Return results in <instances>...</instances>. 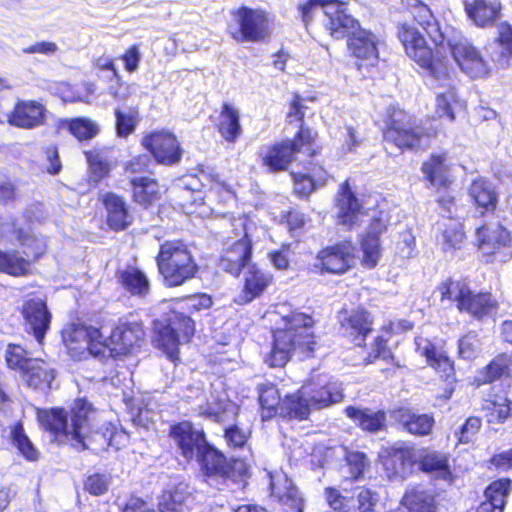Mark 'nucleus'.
I'll return each instance as SVG.
<instances>
[{
  "label": "nucleus",
  "instance_id": "1",
  "mask_svg": "<svg viewBox=\"0 0 512 512\" xmlns=\"http://www.w3.org/2000/svg\"><path fill=\"white\" fill-rule=\"evenodd\" d=\"M401 3L413 23L425 33L407 22L397 24L396 37L405 54L433 79H450L452 66L445 49L446 35L440 21L422 0H401Z\"/></svg>",
  "mask_w": 512,
  "mask_h": 512
},
{
  "label": "nucleus",
  "instance_id": "2",
  "mask_svg": "<svg viewBox=\"0 0 512 512\" xmlns=\"http://www.w3.org/2000/svg\"><path fill=\"white\" fill-rule=\"evenodd\" d=\"M315 324L311 314L299 310L282 316L281 324L272 329L271 348L265 363L271 368H283L294 355L300 360L313 358L317 349Z\"/></svg>",
  "mask_w": 512,
  "mask_h": 512
},
{
  "label": "nucleus",
  "instance_id": "3",
  "mask_svg": "<svg viewBox=\"0 0 512 512\" xmlns=\"http://www.w3.org/2000/svg\"><path fill=\"white\" fill-rule=\"evenodd\" d=\"M0 238L6 244L17 243L18 249L0 248V273L14 278L33 273L35 264L48 254V239L36 234L16 219L2 225Z\"/></svg>",
  "mask_w": 512,
  "mask_h": 512
},
{
  "label": "nucleus",
  "instance_id": "4",
  "mask_svg": "<svg viewBox=\"0 0 512 512\" xmlns=\"http://www.w3.org/2000/svg\"><path fill=\"white\" fill-rule=\"evenodd\" d=\"M381 121L384 147L393 148L400 154L427 150L439 133L436 127L418 124L413 114L398 105L387 107Z\"/></svg>",
  "mask_w": 512,
  "mask_h": 512
},
{
  "label": "nucleus",
  "instance_id": "5",
  "mask_svg": "<svg viewBox=\"0 0 512 512\" xmlns=\"http://www.w3.org/2000/svg\"><path fill=\"white\" fill-rule=\"evenodd\" d=\"M322 152L318 133L309 126L298 127L292 138H284L267 145L259 152V161L268 173L287 171L296 161L298 154L314 158Z\"/></svg>",
  "mask_w": 512,
  "mask_h": 512
},
{
  "label": "nucleus",
  "instance_id": "6",
  "mask_svg": "<svg viewBox=\"0 0 512 512\" xmlns=\"http://www.w3.org/2000/svg\"><path fill=\"white\" fill-rule=\"evenodd\" d=\"M155 263L162 283L167 288L180 287L194 279L199 272L197 260L183 239L162 242Z\"/></svg>",
  "mask_w": 512,
  "mask_h": 512
},
{
  "label": "nucleus",
  "instance_id": "7",
  "mask_svg": "<svg viewBox=\"0 0 512 512\" xmlns=\"http://www.w3.org/2000/svg\"><path fill=\"white\" fill-rule=\"evenodd\" d=\"M437 291L441 302H454L459 313L476 321L495 317L499 302L490 291H475L464 280L449 277L439 283Z\"/></svg>",
  "mask_w": 512,
  "mask_h": 512
},
{
  "label": "nucleus",
  "instance_id": "8",
  "mask_svg": "<svg viewBox=\"0 0 512 512\" xmlns=\"http://www.w3.org/2000/svg\"><path fill=\"white\" fill-rule=\"evenodd\" d=\"M201 475L206 480L246 483L250 477V465L241 457H227L210 441L195 456Z\"/></svg>",
  "mask_w": 512,
  "mask_h": 512
},
{
  "label": "nucleus",
  "instance_id": "9",
  "mask_svg": "<svg viewBox=\"0 0 512 512\" xmlns=\"http://www.w3.org/2000/svg\"><path fill=\"white\" fill-rule=\"evenodd\" d=\"M227 33L237 43H265L273 33V17L263 8L241 5L231 12Z\"/></svg>",
  "mask_w": 512,
  "mask_h": 512
},
{
  "label": "nucleus",
  "instance_id": "10",
  "mask_svg": "<svg viewBox=\"0 0 512 512\" xmlns=\"http://www.w3.org/2000/svg\"><path fill=\"white\" fill-rule=\"evenodd\" d=\"M60 335L67 354L76 361L87 359L90 355L103 356L108 347L102 326L86 325L78 317L66 323Z\"/></svg>",
  "mask_w": 512,
  "mask_h": 512
},
{
  "label": "nucleus",
  "instance_id": "11",
  "mask_svg": "<svg viewBox=\"0 0 512 512\" xmlns=\"http://www.w3.org/2000/svg\"><path fill=\"white\" fill-rule=\"evenodd\" d=\"M196 333V324L191 316L178 311L165 323L153 329V345L161 350L167 358L176 363L179 361V346L181 343H190Z\"/></svg>",
  "mask_w": 512,
  "mask_h": 512
},
{
  "label": "nucleus",
  "instance_id": "12",
  "mask_svg": "<svg viewBox=\"0 0 512 512\" xmlns=\"http://www.w3.org/2000/svg\"><path fill=\"white\" fill-rule=\"evenodd\" d=\"M356 246L352 239H343L320 248L314 262L306 267L309 274L341 276L349 272L355 263Z\"/></svg>",
  "mask_w": 512,
  "mask_h": 512
},
{
  "label": "nucleus",
  "instance_id": "13",
  "mask_svg": "<svg viewBox=\"0 0 512 512\" xmlns=\"http://www.w3.org/2000/svg\"><path fill=\"white\" fill-rule=\"evenodd\" d=\"M326 502L333 512H377L379 494L365 485H357L340 492L335 487H326Z\"/></svg>",
  "mask_w": 512,
  "mask_h": 512
},
{
  "label": "nucleus",
  "instance_id": "14",
  "mask_svg": "<svg viewBox=\"0 0 512 512\" xmlns=\"http://www.w3.org/2000/svg\"><path fill=\"white\" fill-rule=\"evenodd\" d=\"M339 335L355 348L365 349L367 340L374 331L375 318L363 306L354 309L342 308L338 311Z\"/></svg>",
  "mask_w": 512,
  "mask_h": 512
},
{
  "label": "nucleus",
  "instance_id": "15",
  "mask_svg": "<svg viewBox=\"0 0 512 512\" xmlns=\"http://www.w3.org/2000/svg\"><path fill=\"white\" fill-rule=\"evenodd\" d=\"M19 313L25 333L43 346L51 329L53 315L45 297L29 294L22 302Z\"/></svg>",
  "mask_w": 512,
  "mask_h": 512
},
{
  "label": "nucleus",
  "instance_id": "16",
  "mask_svg": "<svg viewBox=\"0 0 512 512\" xmlns=\"http://www.w3.org/2000/svg\"><path fill=\"white\" fill-rule=\"evenodd\" d=\"M140 143L159 165H177L184 154L181 141L176 134L168 129L149 131L144 134Z\"/></svg>",
  "mask_w": 512,
  "mask_h": 512
},
{
  "label": "nucleus",
  "instance_id": "17",
  "mask_svg": "<svg viewBox=\"0 0 512 512\" xmlns=\"http://www.w3.org/2000/svg\"><path fill=\"white\" fill-rule=\"evenodd\" d=\"M378 462L388 480H404L411 475L416 464L415 448L405 442L382 447Z\"/></svg>",
  "mask_w": 512,
  "mask_h": 512
},
{
  "label": "nucleus",
  "instance_id": "18",
  "mask_svg": "<svg viewBox=\"0 0 512 512\" xmlns=\"http://www.w3.org/2000/svg\"><path fill=\"white\" fill-rule=\"evenodd\" d=\"M168 437L174 442L180 456L187 462L195 459L199 451L209 442L203 428H197L190 420L173 422Z\"/></svg>",
  "mask_w": 512,
  "mask_h": 512
},
{
  "label": "nucleus",
  "instance_id": "19",
  "mask_svg": "<svg viewBox=\"0 0 512 512\" xmlns=\"http://www.w3.org/2000/svg\"><path fill=\"white\" fill-rule=\"evenodd\" d=\"M379 39L369 29L358 25L346 37L348 55L354 59L355 65L360 70L375 66L379 60Z\"/></svg>",
  "mask_w": 512,
  "mask_h": 512
},
{
  "label": "nucleus",
  "instance_id": "20",
  "mask_svg": "<svg viewBox=\"0 0 512 512\" xmlns=\"http://www.w3.org/2000/svg\"><path fill=\"white\" fill-rule=\"evenodd\" d=\"M454 164L448 151L432 152L421 163V173L424 181L434 187L436 192L448 190L455 182L453 176Z\"/></svg>",
  "mask_w": 512,
  "mask_h": 512
},
{
  "label": "nucleus",
  "instance_id": "21",
  "mask_svg": "<svg viewBox=\"0 0 512 512\" xmlns=\"http://www.w3.org/2000/svg\"><path fill=\"white\" fill-rule=\"evenodd\" d=\"M48 109L39 100L17 99L7 114V123L15 128L34 130L46 125Z\"/></svg>",
  "mask_w": 512,
  "mask_h": 512
},
{
  "label": "nucleus",
  "instance_id": "22",
  "mask_svg": "<svg viewBox=\"0 0 512 512\" xmlns=\"http://www.w3.org/2000/svg\"><path fill=\"white\" fill-rule=\"evenodd\" d=\"M387 231V223L381 216H373L366 231L359 238L360 264L363 268L374 269L382 257L381 236Z\"/></svg>",
  "mask_w": 512,
  "mask_h": 512
},
{
  "label": "nucleus",
  "instance_id": "23",
  "mask_svg": "<svg viewBox=\"0 0 512 512\" xmlns=\"http://www.w3.org/2000/svg\"><path fill=\"white\" fill-rule=\"evenodd\" d=\"M313 409L320 410L343 400L342 390L323 375L310 376L301 386Z\"/></svg>",
  "mask_w": 512,
  "mask_h": 512
},
{
  "label": "nucleus",
  "instance_id": "24",
  "mask_svg": "<svg viewBox=\"0 0 512 512\" xmlns=\"http://www.w3.org/2000/svg\"><path fill=\"white\" fill-rule=\"evenodd\" d=\"M449 51L460 69L472 79L484 78L489 74L487 62L479 50L466 41H449Z\"/></svg>",
  "mask_w": 512,
  "mask_h": 512
},
{
  "label": "nucleus",
  "instance_id": "25",
  "mask_svg": "<svg viewBox=\"0 0 512 512\" xmlns=\"http://www.w3.org/2000/svg\"><path fill=\"white\" fill-rule=\"evenodd\" d=\"M269 496L282 512H304V499L293 481L284 473H271Z\"/></svg>",
  "mask_w": 512,
  "mask_h": 512
},
{
  "label": "nucleus",
  "instance_id": "26",
  "mask_svg": "<svg viewBox=\"0 0 512 512\" xmlns=\"http://www.w3.org/2000/svg\"><path fill=\"white\" fill-rule=\"evenodd\" d=\"M253 254V241L245 232L242 237L227 247L218 259L217 266L223 272L238 277L250 265Z\"/></svg>",
  "mask_w": 512,
  "mask_h": 512
},
{
  "label": "nucleus",
  "instance_id": "27",
  "mask_svg": "<svg viewBox=\"0 0 512 512\" xmlns=\"http://www.w3.org/2000/svg\"><path fill=\"white\" fill-rule=\"evenodd\" d=\"M475 236V246L482 251L486 262H491L501 249L512 246V233L502 223H497L495 229L491 230L483 222L476 228Z\"/></svg>",
  "mask_w": 512,
  "mask_h": 512
},
{
  "label": "nucleus",
  "instance_id": "28",
  "mask_svg": "<svg viewBox=\"0 0 512 512\" xmlns=\"http://www.w3.org/2000/svg\"><path fill=\"white\" fill-rule=\"evenodd\" d=\"M274 283L273 274L256 263L248 265L244 273L243 284L235 302L246 305L260 298Z\"/></svg>",
  "mask_w": 512,
  "mask_h": 512
},
{
  "label": "nucleus",
  "instance_id": "29",
  "mask_svg": "<svg viewBox=\"0 0 512 512\" xmlns=\"http://www.w3.org/2000/svg\"><path fill=\"white\" fill-rule=\"evenodd\" d=\"M144 339L143 327L137 322H119L111 330L106 339L110 344L112 356H126L135 347H139Z\"/></svg>",
  "mask_w": 512,
  "mask_h": 512
},
{
  "label": "nucleus",
  "instance_id": "30",
  "mask_svg": "<svg viewBox=\"0 0 512 512\" xmlns=\"http://www.w3.org/2000/svg\"><path fill=\"white\" fill-rule=\"evenodd\" d=\"M338 222L348 227H355L360 222V216L365 214L363 202L352 191L349 179L344 180L335 196Z\"/></svg>",
  "mask_w": 512,
  "mask_h": 512
},
{
  "label": "nucleus",
  "instance_id": "31",
  "mask_svg": "<svg viewBox=\"0 0 512 512\" xmlns=\"http://www.w3.org/2000/svg\"><path fill=\"white\" fill-rule=\"evenodd\" d=\"M132 203L142 209L150 210L162 201L163 185L156 176L129 179Z\"/></svg>",
  "mask_w": 512,
  "mask_h": 512
},
{
  "label": "nucleus",
  "instance_id": "32",
  "mask_svg": "<svg viewBox=\"0 0 512 512\" xmlns=\"http://www.w3.org/2000/svg\"><path fill=\"white\" fill-rule=\"evenodd\" d=\"M118 287L135 298H146L151 291V282L147 273L137 264H126L115 270Z\"/></svg>",
  "mask_w": 512,
  "mask_h": 512
},
{
  "label": "nucleus",
  "instance_id": "33",
  "mask_svg": "<svg viewBox=\"0 0 512 512\" xmlns=\"http://www.w3.org/2000/svg\"><path fill=\"white\" fill-rule=\"evenodd\" d=\"M390 417L405 432L416 437H425L432 433L435 419L431 413L419 414L407 406H398L390 410Z\"/></svg>",
  "mask_w": 512,
  "mask_h": 512
},
{
  "label": "nucleus",
  "instance_id": "34",
  "mask_svg": "<svg viewBox=\"0 0 512 512\" xmlns=\"http://www.w3.org/2000/svg\"><path fill=\"white\" fill-rule=\"evenodd\" d=\"M500 0H470L464 2V12L471 23L480 29L494 27L503 14Z\"/></svg>",
  "mask_w": 512,
  "mask_h": 512
},
{
  "label": "nucleus",
  "instance_id": "35",
  "mask_svg": "<svg viewBox=\"0 0 512 512\" xmlns=\"http://www.w3.org/2000/svg\"><path fill=\"white\" fill-rule=\"evenodd\" d=\"M99 201L106 211V224L114 232L126 230L133 222L130 208L122 195L105 192Z\"/></svg>",
  "mask_w": 512,
  "mask_h": 512
},
{
  "label": "nucleus",
  "instance_id": "36",
  "mask_svg": "<svg viewBox=\"0 0 512 512\" xmlns=\"http://www.w3.org/2000/svg\"><path fill=\"white\" fill-rule=\"evenodd\" d=\"M467 193L480 216L495 214L499 204V194L488 179L483 177L473 179L468 186Z\"/></svg>",
  "mask_w": 512,
  "mask_h": 512
},
{
  "label": "nucleus",
  "instance_id": "37",
  "mask_svg": "<svg viewBox=\"0 0 512 512\" xmlns=\"http://www.w3.org/2000/svg\"><path fill=\"white\" fill-rule=\"evenodd\" d=\"M348 2L338 7L327 8L323 11V27L334 40H342L360 24L359 20L347 12Z\"/></svg>",
  "mask_w": 512,
  "mask_h": 512
},
{
  "label": "nucleus",
  "instance_id": "38",
  "mask_svg": "<svg viewBox=\"0 0 512 512\" xmlns=\"http://www.w3.org/2000/svg\"><path fill=\"white\" fill-rule=\"evenodd\" d=\"M310 173L293 172V193L301 199H308L319 187L325 186L330 178L325 167L320 163H311Z\"/></svg>",
  "mask_w": 512,
  "mask_h": 512
},
{
  "label": "nucleus",
  "instance_id": "39",
  "mask_svg": "<svg viewBox=\"0 0 512 512\" xmlns=\"http://www.w3.org/2000/svg\"><path fill=\"white\" fill-rule=\"evenodd\" d=\"M480 409L487 424H504L512 418V399L492 388L483 397Z\"/></svg>",
  "mask_w": 512,
  "mask_h": 512
},
{
  "label": "nucleus",
  "instance_id": "40",
  "mask_svg": "<svg viewBox=\"0 0 512 512\" xmlns=\"http://www.w3.org/2000/svg\"><path fill=\"white\" fill-rule=\"evenodd\" d=\"M37 421L54 441H70L68 412L63 407L42 408L37 410Z\"/></svg>",
  "mask_w": 512,
  "mask_h": 512
},
{
  "label": "nucleus",
  "instance_id": "41",
  "mask_svg": "<svg viewBox=\"0 0 512 512\" xmlns=\"http://www.w3.org/2000/svg\"><path fill=\"white\" fill-rule=\"evenodd\" d=\"M512 491V479L499 477L492 480L484 489V500L476 512H504Z\"/></svg>",
  "mask_w": 512,
  "mask_h": 512
},
{
  "label": "nucleus",
  "instance_id": "42",
  "mask_svg": "<svg viewBox=\"0 0 512 512\" xmlns=\"http://www.w3.org/2000/svg\"><path fill=\"white\" fill-rule=\"evenodd\" d=\"M20 378L26 387L47 392L51 389L52 382L56 378V370L50 362L36 357L26 371L21 374Z\"/></svg>",
  "mask_w": 512,
  "mask_h": 512
},
{
  "label": "nucleus",
  "instance_id": "43",
  "mask_svg": "<svg viewBox=\"0 0 512 512\" xmlns=\"http://www.w3.org/2000/svg\"><path fill=\"white\" fill-rule=\"evenodd\" d=\"M215 128L221 139L228 144H235L243 136L240 112L232 103L221 104Z\"/></svg>",
  "mask_w": 512,
  "mask_h": 512
},
{
  "label": "nucleus",
  "instance_id": "44",
  "mask_svg": "<svg viewBox=\"0 0 512 512\" xmlns=\"http://www.w3.org/2000/svg\"><path fill=\"white\" fill-rule=\"evenodd\" d=\"M92 410V404L85 398H76L70 408V442L72 446L79 447L82 450L87 449L84 440L83 429L88 425L89 415Z\"/></svg>",
  "mask_w": 512,
  "mask_h": 512
},
{
  "label": "nucleus",
  "instance_id": "45",
  "mask_svg": "<svg viewBox=\"0 0 512 512\" xmlns=\"http://www.w3.org/2000/svg\"><path fill=\"white\" fill-rule=\"evenodd\" d=\"M404 512H439L436 496L420 485L408 487L399 502Z\"/></svg>",
  "mask_w": 512,
  "mask_h": 512
},
{
  "label": "nucleus",
  "instance_id": "46",
  "mask_svg": "<svg viewBox=\"0 0 512 512\" xmlns=\"http://www.w3.org/2000/svg\"><path fill=\"white\" fill-rule=\"evenodd\" d=\"M344 413L358 428L367 433H377L387 427V413L382 409L372 411L350 405L344 409Z\"/></svg>",
  "mask_w": 512,
  "mask_h": 512
},
{
  "label": "nucleus",
  "instance_id": "47",
  "mask_svg": "<svg viewBox=\"0 0 512 512\" xmlns=\"http://www.w3.org/2000/svg\"><path fill=\"white\" fill-rule=\"evenodd\" d=\"M511 375L512 355L500 352L478 370L476 383L478 386L492 384L503 378H510Z\"/></svg>",
  "mask_w": 512,
  "mask_h": 512
},
{
  "label": "nucleus",
  "instance_id": "48",
  "mask_svg": "<svg viewBox=\"0 0 512 512\" xmlns=\"http://www.w3.org/2000/svg\"><path fill=\"white\" fill-rule=\"evenodd\" d=\"M418 469L427 474H438L443 478L451 476L449 454L428 447L422 448L418 459Z\"/></svg>",
  "mask_w": 512,
  "mask_h": 512
},
{
  "label": "nucleus",
  "instance_id": "49",
  "mask_svg": "<svg viewBox=\"0 0 512 512\" xmlns=\"http://www.w3.org/2000/svg\"><path fill=\"white\" fill-rule=\"evenodd\" d=\"M260 417L263 422L281 415L283 398L274 384H263L258 388Z\"/></svg>",
  "mask_w": 512,
  "mask_h": 512
},
{
  "label": "nucleus",
  "instance_id": "50",
  "mask_svg": "<svg viewBox=\"0 0 512 512\" xmlns=\"http://www.w3.org/2000/svg\"><path fill=\"white\" fill-rule=\"evenodd\" d=\"M311 409L312 406L300 387L294 393L285 395L280 417L286 420L304 421L309 418Z\"/></svg>",
  "mask_w": 512,
  "mask_h": 512
},
{
  "label": "nucleus",
  "instance_id": "51",
  "mask_svg": "<svg viewBox=\"0 0 512 512\" xmlns=\"http://www.w3.org/2000/svg\"><path fill=\"white\" fill-rule=\"evenodd\" d=\"M60 126L65 128L78 142H89L100 133L98 123L84 116L62 119Z\"/></svg>",
  "mask_w": 512,
  "mask_h": 512
},
{
  "label": "nucleus",
  "instance_id": "52",
  "mask_svg": "<svg viewBox=\"0 0 512 512\" xmlns=\"http://www.w3.org/2000/svg\"><path fill=\"white\" fill-rule=\"evenodd\" d=\"M3 357L6 368L19 377L36 358L24 345L14 342L7 343Z\"/></svg>",
  "mask_w": 512,
  "mask_h": 512
},
{
  "label": "nucleus",
  "instance_id": "53",
  "mask_svg": "<svg viewBox=\"0 0 512 512\" xmlns=\"http://www.w3.org/2000/svg\"><path fill=\"white\" fill-rule=\"evenodd\" d=\"M10 440L19 454L27 461L34 462L38 460L39 452L27 436L21 421H16L11 425Z\"/></svg>",
  "mask_w": 512,
  "mask_h": 512
},
{
  "label": "nucleus",
  "instance_id": "54",
  "mask_svg": "<svg viewBox=\"0 0 512 512\" xmlns=\"http://www.w3.org/2000/svg\"><path fill=\"white\" fill-rule=\"evenodd\" d=\"M86 162L88 164L91 179L95 183L108 178L112 171V163L104 156L100 149H89L83 152Z\"/></svg>",
  "mask_w": 512,
  "mask_h": 512
},
{
  "label": "nucleus",
  "instance_id": "55",
  "mask_svg": "<svg viewBox=\"0 0 512 512\" xmlns=\"http://www.w3.org/2000/svg\"><path fill=\"white\" fill-rule=\"evenodd\" d=\"M466 240L464 225L458 220L447 224L441 232V246L444 252L460 249Z\"/></svg>",
  "mask_w": 512,
  "mask_h": 512
},
{
  "label": "nucleus",
  "instance_id": "56",
  "mask_svg": "<svg viewBox=\"0 0 512 512\" xmlns=\"http://www.w3.org/2000/svg\"><path fill=\"white\" fill-rule=\"evenodd\" d=\"M150 155L137 154L124 163L123 171L129 179L155 176Z\"/></svg>",
  "mask_w": 512,
  "mask_h": 512
},
{
  "label": "nucleus",
  "instance_id": "57",
  "mask_svg": "<svg viewBox=\"0 0 512 512\" xmlns=\"http://www.w3.org/2000/svg\"><path fill=\"white\" fill-rule=\"evenodd\" d=\"M383 360L388 363L397 364V359L391 348L389 347V341L383 338V336L376 335L371 342V349L363 358L365 365L374 364L378 360Z\"/></svg>",
  "mask_w": 512,
  "mask_h": 512
},
{
  "label": "nucleus",
  "instance_id": "58",
  "mask_svg": "<svg viewBox=\"0 0 512 512\" xmlns=\"http://www.w3.org/2000/svg\"><path fill=\"white\" fill-rule=\"evenodd\" d=\"M458 102L457 94L454 89L447 92L438 93L435 99V114L427 116L426 121L433 122L436 119L446 117L449 121L456 119L453 104Z\"/></svg>",
  "mask_w": 512,
  "mask_h": 512
},
{
  "label": "nucleus",
  "instance_id": "59",
  "mask_svg": "<svg viewBox=\"0 0 512 512\" xmlns=\"http://www.w3.org/2000/svg\"><path fill=\"white\" fill-rule=\"evenodd\" d=\"M428 367L433 369L447 383L448 387L445 388L444 398L449 399L455 390L454 386L457 381L454 360L447 354Z\"/></svg>",
  "mask_w": 512,
  "mask_h": 512
},
{
  "label": "nucleus",
  "instance_id": "60",
  "mask_svg": "<svg viewBox=\"0 0 512 512\" xmlns=\"http://www.w3.org/2000/svg\"><path fill=\"white\" fill-rule=\"evenodd\" d=\"M344 461L348 467L350 478L354 481L363 478L365 471L370 467L368 456L362 451L346 450Z\"/></svg>",
  "mask_w": 512,
  "mask_h": 512
},
{
  "label": "nucleus",
  "instance_id": "61",
  "mask_svg": "<svg viewBox=\"0 0 512 512\" xmlns=\"http://www.w3.org/2000/svg\"><path fill=\"white\" fill-rule=\"evenodd\" d=\"M114 115L117 136L127 138L135 131L138 124V110L132 108L129 113H124L117 108L114 111Z\"/></svg>",
  "mask_w": 512,
  "mask_h": 512
},
{
  "label": "nucleus",
  "instance_id": "62",
  "mask_svg": "<svg viewBox=\"0 0 512 512\" xmlns=\"http://www.w3.org/2000/svg\"><path fill=\"white\" fill-rule=\"evenodd\" d=\"M223 438L227 446L232 450L243 449L251 438V432L232 424L224 428Z\"/></svg>",
  "mask_w": 512,
  "mask_h": 512
},
{
  "label": "nucleus",
  "instance_id": "63",
  "mask_svg": "<svg viewBox=\"0 0 512 512\" xmlns=\"http://www.w3.org/2000/svg\"><path fill=\"white\" fill-rule=\"evenodd\" d=\"M497 35L494 42L501 48L500 57L512 58V25L508 21L497 22Z\"/></svg>",
  "mask_w": 512,
  "mask_h": 512
},
{
  "label": "nucleus",
  "instance_id": "64",
  "mask_svg": "<svg viewBox=\"0 0 512 512\" xmlns=\"http://www.w3.org/2000/svg\"><path fill=\"white\" fill-rule=\"evenodd\" d=\"M314 101V97L305 98L302 97L299 93L294 92L292 94L291 100L288 103L289 110L286 114V119L288 122H297L299 123V127L306 126L305 122V111L307 109L306 102Z\"/></svg>",
  "mask_w": 512,
  "mask_h": 512
}]
</instances>
